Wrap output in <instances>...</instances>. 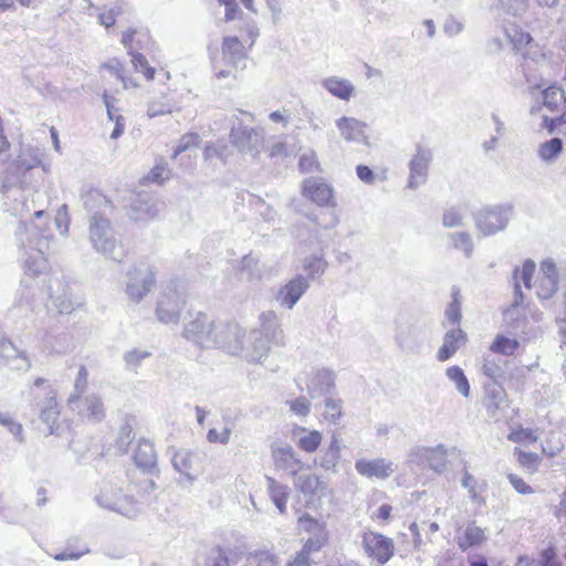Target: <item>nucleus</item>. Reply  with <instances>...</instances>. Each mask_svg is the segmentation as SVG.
I'll return each mask as SVG.
<instances>
[{"label":"nucleus","mask_w":566,"mask_h":566,"mask_svg":"<svg viewBox=\"0 0 566 566\" xmlns=\"http://www.w3.org/2000/svg\"><path fill=\"white\" fill-rule=\"evenodd\" d=\"M298 524L306 533L311 534V537L323 536L324 539H328V532L326 530L325 523L319 522L318 520L312 517L311 515H302L298 518Z\"/></svg>","instance_id":"43"},{"label":"nucleus","mask_w":566,"mask_h":566,"mask_svg":"<svg viewBox=\"0 0 566 566\" xmlns=\"http://www.w3.org/2000/svg\"><path fill=\"white\" fill-rule=\"evenodd\" d=\"M542 103L552 113H559L564 109L566 97L564 91L558 86H549L542 93Z\"/></svg>","instance_id":"37"},{"label":"nucleus","mask_w":566,"mask_h":566,"mask_svg":"<svg viewBox=\"0 0 566 566\" xmlns=\"http://www.w3.org/2000/svg\"><path fill=\"white\" fill-rule=\"evenodd\" d=\"M134 460L138 468L144 471H149L155 468L157 462L156 451L154 446L146 440L139 441L137 449L134 453Z\"/></svg>","instance_id":"36"},{"label":"nucleus","mask_w":566,"mask_h":566,"mask_svg":"<svg viewBox=\"0 0 566 566\" xmlns=\"http://www.w3.org/2000/svg\"><path fill=\"white\" fill-rule=\"evenodd\" d=\"M321 85L334 97L349 101L355 94V85L347 78L328 76L321 81Z\"/></svg>","instance_id":"32"},{"label":"nucleus","mask_w":566,"mask_h":566,"mask_svg":"<svg viewBox=\"0 0 566 566\" xmlns=\"http://www.w3.org/2000/svg\"><path fill=\"white\" fill-rule=\"evenodd\" d=\"M501 9L513 17H521L528 8V0H497Z\"/></svg>","instance_id":"52"},{"label":"nucleus","mask_w":566,"mask_h":566,"mask_svg":"<svg viewBox=\"0 0 566 566\" xmlns=\"http://www.w3.org/2000/svg\"><path fill=\"white\" fill-rule=\"evenodd\" d=\"M342 448L340 437L336 433H333L327 448L321 451L316 463L325 471L338 473L339 461L342 458Z\"/></svg>","instance_id":"25"},{"label":"nucleus","mask_w":566,"mask_h":566,"mask_svg":"<svg viewBox=\"0 0 566 566\" xmlns=\"http://www.w3.org/2000/svg\"><path fill=\"white\" fill-rule=\"evenodd\" d=\"M515 453L517 454V461L518 463L528 470L530 472H533L538 463V455L534 452H524L520 449L515 450Z\"/></svg>","instance_id":"59"},{"label":"nucleus","mask_w":566,"mask_h":566,"mask_svg":"<svg viewBox=\"0 0 566 566\" xmlns=\"http://www.w3.org/2000/svg\"><path fill=\"white\" fill-rule=\"evenodd\" d=\"M355 470L361 476L379 480H386L395 472L394 463L385 458L358 459L355 462Z\"/></svg>","instance_id":"22"},{"label":"nucleus","mask_w":566,"mask_h":566,"mask_svg":"<svg viewBox=\"0 0 566 566\" xmlns=\"http://www.w3.org/2000/svg\"><path fill=\"white\" fill-rule=\"evenodd\" d=\"M518 342L504 335H497L490 346V350L495 354L511 356L518 348Z\"/></svg>","instance_id":"49"},{"label":"nucleus","mask_w":566,"mask_h":566,"mask_svg":"<svg viewBox=\"0 0 566 566\" xmlns=\"http://www.w3.org/2000/svg\"><path fill=\"white\" fill-rule=\"evenodd\" d=\"M179 109L180 105L178 103H176L167 94H163L160 97L154 98L148 103L147 116L149 118H154L157 116L171 114L172 112Z\"/></svg>","instance_id":"38"},{"label":"nucleus","mask_w":566,"mask_h":566,"mask_svg":"<svg viewBox=\"0 0 566 566\" xmlns=\"http://www.w3.org/2000/svg\"><path fill=\"white\" fill-rule=\"evenodd\" d=\"M504 401L505 392L501 386L492 385L485 388V397L483 400V405L490 417H495L496 411L502 407Z\"/></svg>","instance_id":"39"},{"label":"nucleus","mask_w":566,"mask_h":566,"mask_svg":"<svg viewBox=\"0 0 566 566\" xmlns=\"http://www.w3.org/2000/svg\"><path fill=\"white\" fill-rule=\"evenodd\" d=\"M199 144V135L195 133H189L184 135L174 150L172 158L176 159L180 154L187 151L192 147H197Z\"/></svg>","instance_id":"55"},{"label":"nucleus","mask_w":566,"mask_h":566,"mask_svg":"<svg viewBox=\"0 0 566 566\" xmlns=\"http://www.w3.org/2000/svg\"><path fill=\"white\" fill-rule=\"evenodd\" d=\"M216 336L223 339V344H216L214 347H221L233 355L242 354L245 332L241 327L238 325H219Z\"/></svg>","instance_id":"23"},{"label":"nucleus","mask_w":566,"mask_h":566,"mask_svg":"<svg viewBox=\"0 0 566 566\" xmlns=\"http://www.w3.org/2000/svg\"><path fill=\"white\" fill-rule=\"evenodd\" d=\"M446 376L451 382H453L459 394L465 398L470 396V382L461 367L451 366L447 368Z\"/></svg>","instance_id":"42"},{"label":"nucleus","mask_w":566,"mask_h":566,"mask_svg":"<svg viewBox=\"0 0 566 566\" xmlns=\"http://www.w3.org/2000/svg\"><path fill=\"white\" fill-rule=\"evenodd\" d=\"M512 217L511 205L484 207L474 214L475 227L481 235L489 237L503 231Z\"/></svg>","instance_id":"7"},{"label":"nucleus","mask_w":566,"mask_h":566,"mask_svg":"<svg viewBox=\"0 0 566 566\" xmlns=\"http://www.w3.org/2000/svg\"><path fill=\"white\" fill-rule=\"evenodd\" d=\"M302 192L317 206L324 207L333 203L332 188L317 179L310 178L304 180Z\"/></svg>","instance_id":"27"},{"label":"nucleus","mask_w":566,"mask_h":566,"mask_svg":"<svg viewBox=\"0 0 566 566\" xmlns=\"http://www.w3.org/2000/svg\"><path fill=\"white\" fill-rule=\"evenodd\" d=\"M82 200L85 209L92 214L91 217L103 216L109 218L113 213L114 206L112 201L97 189L85 191L82 195Z\"/></svg>","instance_id":"26"},{"label":"nucleus","mask_w":566,"mask_h":566,"mask_svg":"<svg viewBox=\"0 0 566 566\" xmlns=\"http://www.w3.org/2000/svg\"><path fill=\"white\" fill-rule=\"evenodd\" d=\"M219 325L203 312L189 313L185 318L182 337L202 347H214L223 344V339L216 336Z\"/></svg>","instance_id":"5"},{"label":"nucleus","mask_w":566,"mask_h":566,"mask_svg":"<svg viewBox=\"0 0 566 566\" xmlns=\"http://www.w3.org/2000/svg\"><path fill=\"white\" fill-rule=\"evenodd\" d=\"M160 211V203L149 196H138L129 206L128 217L136 224H146Z\"/></svg>","instance_id":"21"},{"label":"nucleus","mask_w":566,"mask_h":566,"mask_svg":"<svg viewBox=\"0 0 566 566\" xmlns=\"http://www.w3.org/2000/svg\"><path fill=\"white\" fill-rule=\"evenodd\" d=\"M88 384V371L84 365H81L77 375L74 380V390L66 400L67 406H73L78 400V397L83 396L86 391Z\"/></svg>","instance_id":"47"},{"label":"nucleus","mask_w":566,"mask_h":566,"mask_svg":"<svg viewBox=\"0 0 566 566\" xmlns=\"http://www.w3.org/2000/svg\"><path fill=\"white\" fill-rule=\"evenodd\" d=\"M41 164V153L31 147L23 149L17 159L18 167L24 170H30Z\"/></svg>","instance_id":"50"},{"label":"nucleus","mask_w":566,"mask_h":566,"mask_svg":"<svg viewBox=\"0 0 566 566\" xmlns=\"http://www.w3.org/2000/svg\"><path fill=\"white\" fill-rule=\"evenodd\" d=\"M295 489L304 496H322L327 491V483L317 474H301L294 480Z\"/></svg>","instance_id":"31"},{"label":"nucleus","mask_w":566,"mask_h":566,"mask_svg":"<svg viewBox=\"0 0 566 566\" xmlns=\"http://www.w3.org/2000/svg\"><path fill=\"white\" fill-rule=\"evenodd\" d=\"M247 57L244 45L237 36H226L222 42L221 59L213 60L214 76L219 80L235 77L234 71L239 62Z\"/></svg>","instance_id":"8"},{"label":"nucleus","mask_w":566,"mask_h":566,"mask_svg":"<svg viewBox=\"0 0 566 566\" xmlns=\"http://www.w3.org/2000/svg\"><path fill=\"white\" fill-rule=\"evenodd\" d=\"M88 240L94 251L107 259L120 262L124 251L117 239L109 218L95 216L90 218Z\"/></svg>","instance_id":"4"},{"label":"nucleus","mask_w":566,"mask_h":566,"mask_svg":"<svg viewBox=\"0 0 566 566\" xmlns=\"http://www.w3.org/2000/svg\"><path fill=\"white\" fill-rule=\"evenodd\" d=\"M151 352L144 348H132L124 353L123 359L125 368L130 371H137L142 363L151 356Z\"/></svg>","instance_id":"48"},{"label":"nucleus","mask_w":566,"mask_h":566,"mask_svg":"<svg viewBox=\"0 0 566 566\" xmlns=\"http://www.w3.org/2000/svg\"><path fill=\"white\" fill-rule=\"evenodd\" d=\"M563 153V140L558 137L552 138L538 146V157L547 164L554 163Z\"/></svg>","instance_id":"41"},{"label":"nucleus","mask_w":566,"mask_h":566,"mask_svg":"<svg viewBox=\"0 0 566 566\" xmlns=\"http://www.w3.org/2000/svg\"><path fill=\"white\" fill-rule=\"evenodd\" d=\"M558 290V273L553 260L541 262L536 281V295L542 300L551 298Z\"/></svg>","instance_id":"19"},{"label":"nucleus","mask_w":566,"mask_h":566,"mask_svg":"<svg viewBox=\"0 0 566 566\" xmlns=\"http://www.w3.org/2000/svg\"><path fill=\"white\" fill-rule=\"evenodd\" d=\"M340 137L346 142H360L366 138V123L350 116H342L335 120Z\"/></svg>","instance_id":"28"},{"label":"nucleus","mask_w":566,"mask_h":566,"mask_svg":"<svg viewBox=\"0 0 566 566\" xmlns=\"http://www.w3.org/2000/svg\"><path fill=\"white\" fill-rule=\"evenodd\" d=\"M307 280L297 275L286 283L277 293V302L281 306L292 308L308 289Z\"/></svg>","instance_id":"24"},{"label":"nucleus","mask_w":566,"mask_h":566,"mask_svg":"<svg viewBox=\"0 0 566 566\" xmlns=\"http://www.w3.org/2000/svg\"><path fill=\"white\" fill-rule=\"evenodd\" d=\"M170 170L165 163H157L146 176V180L155 184H163L168 180Z\"/></svg>","instance_id":"54"},{"label":"nucleus","mask_w":566,"mask_h":566,"mask_svg":"<svg viewBox=\"0 0 566 566\" xmlns=\"http://www.w3.org/2000/svg\"><path fill=\"white\" fill-rule=\"evenodd\" d=\"M103 69L107 70L112 75H114L118 81L122 82L123 88H127V80L124 75V66L123 64L114 59L102 65Z\"/></svg>","instance_id":"61"},{"label":"nucleus","mask_w":566,"mask_h":566,"mask_svg":"<svg viewBox=\"0 0 566 566\" xmlns=\"http://www.w3.org/2000/svg\"><path fill=\"white\" fill-rule=\"evenodd\" d=\"M156 284V274L148 265L134 266L127 272L125 293L127 297L139 303Z\"/></svg>","instance_id":"10"},{"label":"nucleus","mask_w":566,"mask_h":566,"mask_svg":"<svg viewBox=\"0 0 566 566\" xmlns=\"http://www.w3.org/2000/svg\"><path fill=\"white\" fill-rule=\"evenodd\" d=\"M290 409L296 416L305 417L311 411V402L305 397H298L294 400L287 401Z\"/></svg>","instance_id":"62"},{"label":"nucleus","mask_w":566,"mask_h":566,"mask_svg":"<svg viewBox=\"0 0 566 566\" xmlns=\"http://www.w3.org/2000/svg\"><path fill=\"white\" fill-rule=\"evenodd\" d=\"M306 386L311 397H321L328 394L334 387V375L331 370L325 368L315 369L311 373Z\"/></svg>","instance_id":"29"},{"label":"nucleus","mask_w":566,"mask_h":566,"mask_svg":"<svg viewBox=\"0 0 566 566\" xmlns=\"http://www.w3.org/2000/svg\"><path fill=\"white\" fill-rule=\"evenodd\" d=\"M270 450L276 469L286 471L292 476H296L302 471L304 463L290 443L275 441Z\"/></svg>","instance_id":"15"},{"label":"nucleus","mask_w":566,"mask_h":566,"mask_svg":"<svg viewBox=\"0 0 566 566\" xmlns=\"http://www.w3.org/2000/svg\"><path fill=\"white\" fill-rule=\"evenodd\" d=\"M195 462L196 455L186 449L176 451L171 459L175 470L185 475L189 481H193L197 475Z\"/></svg>","instance_id":"35"},{"label":"nucleus","mask_w":566,"mask_h":566,"mask_svg":"<svg viewBox=\"0 0 566 566\" xmlns=\"http://www.w3.org/2000/svg\"><path fill=\"white\" fill-rule=\"evenodd\" d=\"M296 446L304 452L313 453L319 448L323 434L318 430H308L305 427H297L294 430Z\"/></svg>","instance_id":"34"},{"label":"nucleus","mask_w":566,"mask_h":566,"mask_svg":"<svg viewBox=\"0 0 566 566\" xmlns=\"http://www.w3.org/2000/svg\"><path fill=\"white\" fill-rule=\"evenodd\" d=\"M465 342V333L459 328L448 331L443 337V344L437 352L438 361H447L450 359Z\"/></svg>","instance_id":"30"},{"label":"nucleus","mask_w":566,"mask_h":566,"mask_svg":"<svg viewBox=\"0 0 566 566\" xmlns=\"http://www.w3.org/2000/svg\"><path fill=\"white\" fill-rule=\"evenodd\" d=\"M231 434L232 430L228 426H224L221 430L211 428L207 433V440L210 443L228 444L230 442Z\"/></svg>","instance_id":"57"},{"label":"nucleus","mask_w":566,"mask_h":566,"mask_svg":"<svg viewBox=\"0 0 566 566\" xmlns=\"http://www.w3.org/2000/svg\"><path fill=\"white\" fill-rule=\"evenodd\" d=\"M238 270L248 280H258L262 273L259 259L252 254L244 255L240 260Z\"/></svg>","instance_id":"44"},{"label":"nucleus","mask_w":566,"mask_h":566,"mask_svg":"<svg viewBox=\"0 0 566 566\" xmlns=\"http://www.w3.org/2000/svg\"><path fill=\"white\" fill-rule=\"evenodd\" d=\"M254 566H279L276 555L270 551L256 552L253 556Z\"/></svg>","instance_id":"60"},{"label":"nucleus","mask_w":566,"mask_h":566,"mask_svg":"<svg viewBox=\"0 0 566 566\" xmlns=\"http://www.w3.org/2000/svg\"><path fill=\"white\" fill-rule=\"evenodd\" d=\"M535 269L536 264L533 260H525L521 268H515L513 271L514 297L511 306L504 312L506 322L514 321L515 314L518 312V307L524 301L522 284L526 290L532 287V279Z\"/></svg>","instance_id":"11"},{"label":"nucleus","mask_w":566,"mask_h":566,"mask_svg":"<svg viewBox=\"0 0 566 566\" xmlns=\"http://www.w3.org/2000/svg\"><path fill=\"white\" fill-rule=\"evenodd\" d=\"M71 410L87 422L99 423L106 418V408L103 398L95 392L78 397L73 406H67Z\"/></svg>","instance_id":"16"},{"label":"nucleus","mask_w":566,"mask_h":566,"mask_svg":"<svg viewBox=\"0 0 566 566\" xmlns=\"http://www.w3.org/2000/svg\"><path fill=\"white\" fill-rule=\"evenodd\" d=\"M539 566H562L558 560L556 549L553 546L547 547L541 553Z\"/></svg>","instance_id":"64"},{"label":"nucleus","mask_w":566,"mask_h":566,"mask_svg":"<svg viewBox=\"0 0 566 566\" xmlns=\"http://www.w3.org/2000/svg\"><path fill=\"white\" fill-rule=\"evenodd\" d=\"M134 437L135 434L132 424L128 422L124 423L119 429L118 437L116 440V447L118 448V450L120 452H126L128 447L133 442Z\"/></svg>","instance_id":"53"},{"label":"nucleus","mask_w":566,"mask_h":566,"mask_svg":"<svg viewBox=\"0 0 566 566\" xmlns=\"http://www.w3.org/2000/svg\"><path fill=\"white\" fill-rule=\"evenodd\" d=\"M504 35L512 45V50L520 53L524 60L539 63L545 60L543 49L533 40L532 35L518 24L510 23L504 28Z\"/></svg>","instance_id":"9"},{"label":"nucleus","mask_w":566,"mask_h":566,"mask_svg":"<svg viewBox=\"0 0 566 566\" xmlns=\"http://www.w3.org/2000/svg\"><path fill=\"white\" fill-rule=\"evenodd\" d=\"M410 460L417 464H427L436 472H441L447 462V449L442 444L436 447H417L411 450Z\"/></svg>","instance_id":"20"},{"label":"nucleus","mask_w":566,"mask_h":566,"mask_svg":"<svg viewBox=\"0 0 566 566\" xmlns=\"http://www.w3.org/2000/svg\"><path fill=\"white\" fill-rule=\"evenodd\" d=\"M51 297L55 308L60 314H71L76 308V306L80 305V303L74 300L67 286L63 287L61 294L52 295Z\"/></svg>","instance_id":"45"},{"label":"nucleus","mask_w":566,"mask_h":566,"mask_svg":"<svg viewBox=\"0 0 566 566\" xmlns=\"http://www.w3.org/2000/svg\"><path fill=\"white\" fill-rule=\"evenodd\" d=\"M136 485H128L124 491L112 482H104L96 495L99 506L116 512L125 517H136L143 511V496L136 497Z\"/></svg>","instance_id":"3"},{"label":"nucleus","mask_w":566,"mask_h":566,"mask_svg":"<svg viewBox=\"0 0 566 566\" xmlns=\"http://www.w3.org/2000/svg\"><path fill=\"white\" fill-rule=\"evenodd\" d=\"M327 268V262L322 254H312L303 260V270L307 276L314 279L321 276Z\"/></svg>","instance_id":"46"},{"label":"nucleus","mask_w":566,"mask_h":566,"mask_svg":"<svg viewBox=\"0 0 566 566\" xmlns=\"http://www.w3.org/2000/svg\"><path fill=\"white\" fill-rule=\"evenodd\" d=\"M449 238L454 249L463 251L468 258L471 256L474 245L472 238L468 232L451 233Z\"/></svg>","instance_id":"51"},{"label":"nucleus","mask_w":566,"mask_h":566,"mask_svg":"<svg viewBox=\"0 0 566 566\" xmlns=\"http://www.w3.org/2000/svg\"><path fill=\"white\" fill-rule=\"evenodd\" d=\"M123 45L132 56V64L137 72H142L147 80H154L155 69L149 66L146 57L139 53V50H149L151 38L144 30H127L122 38Z\"/></svg>","instance_id":"6"},{"label":"nucleus","mask_w":566,"mask_h":566,"mask_svg":"<svg viewBox=\"0 0 566 566\" xmlns=\"http://www.w3.org/2000/svg\"><path fill=\"white\" fill-rule=\"evenodd\" d=\"M361 546L368 558L385 565L395 552L394 541L377 532H365L361 536Z\"/></svg>","instance_id":"13"},{"label":"nucleus","mask_w":566,"mask_h":566,"mask_svg":"<svg viewBox=\"0 0 566 566\" xmlns=\"http://www.w3.org/2000/svg\"><path fill=\"white\" fill-rule=\"evenodd\" d=\"M0 424L6 427L8 431L13 434L20 442L23 441L22 424L17 422L12 417L6 413H0Z\"/></svg>","instance_id":"58"},{"label":"nucleus","mask_w":566,"mask_h":566,"mask_svg":"<svg viewBox=\"0 0 566 566\" xmlns=\"http://www.w3.org/2000/svg\"><path fill=\"white\" fill-rule=\"evenodd\" d=\"M39 417L49 428V433H54L61 410L57 401V391L53 386L48 385L43 389V398L39 401Z\"/></svg>","instance_id":"18"},{"label":"nucleus","mask_w":566,"mask_h":566,"mask_svg":"<svg viewBox=\"0 0 566 566\" xmlns=\"http://www.w3.org/2000/svg\"><path fill=\"white\" fill-rule=\"evenodd\" d=\"M185 304L186 300L181 293L172 289L165 290L156 307L158 321L164 324H178Z\"/></svg>","instance_id":"14"},{"label":"nucleus","mask_w":566,"mask_h":566,"mask_svg":"<svg viewBox=\"0 0 566 566\" xmlns=\"http://www.w3.org/2000/svg\"><path fill=\"white\" fill-rule=\"evenodd\" d=\"M230 140L239 150L253 154L259 153L263 136L260 129L239 124L232 127Z\"/></svg>","instance_id":"17"},{"label":"nucleus","mask_w":566,"mask_h":566,"mask_svg":"<svg viewBox=\"0 0 566 566\" xmlns=\"http://www.w3.org/2000/svg\"><path fill=\"white\" fill-rule=\"evenodd\" d=\"M432 159L433 154L430 147L422 144L416 145L415 154L408 164L409 177L407 187L409 189L415 190L426 184Z\"/></svg>","instance_id":"12"},{"label":"nucleus","mask_w":566,"mask_h":566,"mask_svg":"<svg viewBox=\"0 0 566 566\" xmlns=\"http://www.w3.org/2000/svg\"><path fill=\"white\" fill-rule=\"evenodd\" d=\"M259 321L260 327L251 329L248 334L245 333L243 339L242 355L253 363H260L268 357L271 344L284 345V333L275 312H263Z\"/></svg>","instance_id":"2"},{"label":"nucleus","mask_w":566,"mask_h":566,"mask_svg":"<svg viewBox=\"0 0 566 566\" xmlns=\"http://www.w3.org/2000/svg\"><path fill=\"white\" fill-rule=\"evenodd\" d=\"M48 217L43 210L34 212V220L30 223H20L18 228V237L20 242L28 244L30 251L24 252L23 271L24 275L21 281V293L19 302L30 305L32 301L42 294V286L36 281L33 284V279L44 276L49 264L44 256L43 248L48 245L49 234Z\"/></svg>","instance_id":"1"},{"label":"nucleus","mask_w":566,"mask_h":566,"mask_svg":"<svg viewBox=\"0 0 566 566\" xmlns=\"http://www.w3.org/2000/svg\"><path fill=\"white\" fill-rule=\"evenodd\" d=\"M323 416L327 421H329L332 423H336L342 416L340 401L332 399V398H327L325 400V410H324Z\"/></svg>","instance_id":"56"},{"label":"nucleus","mask_w":566,"mask_h":566,"mask_svg":"<svg viewBox=\"0 0 566 566\" xmlns=\"http://www.w3.org/2000/svg\"><path fill=\"white\" fill-rule=\"evenodd\" d=\"M206 566H229L227 554L220 547L212 549L208 556Z\"/></svg>","instance_id":"63"},{"label":"nucleus","mask_w":566,"mask_h":566,"mask_svg":"<svg viewBox=\"0 0 566 566\" xmlns=\"http://www.w3.org/2000/svg\"><path fill=\"white\" fill-rule=\"evenodd\" d=\"M265 484L271 501L279 512L284 514L286 512V505L291 493L290 488L269 475L265 476Z\"/></svg>","instance_id":"33"},{"label":"nucleus","mask_w":566,"mask_h":566,"mask_svg":"<svg viewBox=\"0 0 566 566\" xmlns=\"http://www.w3.org/2000/svg\"><path fill=\"white\" fill-rule=\"evenodd\" d=\"M485 541L484 531L474 524H469L462 536H459L457 542L462 551L470 547L479 546Z\"/></svg>","instance_id":"40"}]
</instances>
